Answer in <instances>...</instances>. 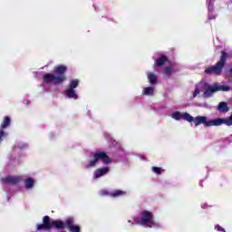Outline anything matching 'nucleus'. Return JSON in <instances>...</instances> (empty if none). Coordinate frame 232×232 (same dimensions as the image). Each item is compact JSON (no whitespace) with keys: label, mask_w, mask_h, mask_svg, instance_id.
<instances>
[{"label":"nucleus","mask_w":232,"mask_h":232,"mask_svg":"<svg viewBox=\"0 0 232 232\" xmlns=\"http://www.w3.org/2000/svg\"><path fill=\"white\" fill-rule=\"evenodd\" d=\"M192 122H194L195 126H200V124H204L206 128H210L211 126H232V112L230 116L227 118H218L214 120H210L208 121V117L206 116H197L193 118Z\"/></svg>","instance_id":"1"},{"label":"nucleus","mask_w":232,"mask_h":232,"mask_svg":"<svg viewBox=\"0 0 232 232\" xmlns=\"http://www.w3.org/2000/svg\"><path fill=\"white\" fill-rule=\"evenodd\" d=\"M229 58V53H226V51H221V56L219 61L216 63V64L209 66L204 72L207 75H221L224 67L226 66V63Z\"/></svg>","instance_id":"2"},{"label":"nucleus","mask_w":232,"mask_h":232,"mask_svg":"<svg viewBox=\"0 0 232 232\" xmlns=\"http://www.w3.org/2000/svg\"><path fill=\"white\" fill-rule=\"evenodd\" d=\"M231 87L228 85H220L218 83H214L213 85L205 84L203 86V97L205 99H209V97H213V93H217V92H229Z\"/></svg>","instance_id":"3"},{"label":"nucleus","mask_w":232,"mask_h":232,"mask_svg":"<svg viewBox=\"0 0 232 232\" xmlns=\"http://www.w3.org/2000/svg\"><path fill=\"white\" fill-rule=\"evenodd\" d=\"M92 158L93 159L91 160L90 162L85 165L86 169H90V168H95L99 160H102V162L106 166L108 164H111V158H110V156H108V154H106L105 151L95 152L92 154Z\"/></svg>","instance_id":"4"},{"label":"nucleus","mask_w":232,"mask_h":232,"mask_svg":"<svg viewBox=\"0 0 232 232\" xmlns=\"http://www.w3.org/2000/svg\"><path fill=\"white\" fill-rule=\"evenodd\" d=\"M136 222L140 226H147V227H155L159 226V224L153 221V213L148 210H143L140 212V218Z\"/></svg>","instance_id":"5"},{"label":"nucleus","mask_w":232,"mask_h":232,"mask_svg":"<svg viewBox=\"0 0 232 232\" xmlns=\"http://www.w3.org/2000/svg\"><path fill=\"white\" fill-rule=\"evenodd\" d=\"M57 86L59 84V67L55 68L54 73L47 72L43 76V84L42 86Z\"/></svg>","instance_id":"6"},{"label":"nucleus","mask_w":232,"mask_h":232,"mask_svg":"<svg viewBox=\"0 0 232 232\" xmlns=\"http://www.w3.org/2000/svg\"><path fill=\"white\" fill-rule=\"evenodd\" d=\"M52 227L59 229V221L50 218L48 216H44L43 218V224L37 225L38 231H50Z\"/></svg>","instance_id":"7"},{"label":"nucleus","mask_w":232,"mask_h":232,"mask_svg":"<svg viewBox=\"0 0 232 232\" xmlns=\"http://www.w3.org/2000/svg\"><path fill=\"white\" fill-rule=\"evenodd\" d=\"M10 124H12V119H10L9 116L4 117V120L1 123V128H0V142L6 137V132L3 130H6V128H9Z\"/></svg>","instance_id":"8"},{"label":"nucleus","mask_w":232,"mask_h":232,"mask_svg":"<svg viewBox=\"0 0 232 232\" xmlns=\"http://www.w3.org/2000/svg\"><path fill=\"white\" fill-rule=\"evenodd\" d=\"M172 119H174L175 121H180V119H183V121H187V122H191L193 121V116H191V114L185 112V113H181L180 111H174L171 114Z\"/></svg>","instance_id":"9"},{"label":"nucleus","mask_w":232,"mask_h":232,"mask_svg":"<svg viewBox=\"0 0 232 232\" xmlns=\"http://www.w3.org/2000/svg\"><path fill=\"white\" fill-rule=\"evenodd\" d=\"M101 197H112L113 198H116V197H122V195H126V192L122 190H114L113 192L110 193L108 190L103 189L100 191Z\"/></svg>","instance_id":"10"},{"label":"nucleus","mask_w":232,"mask_h":232,"mask_svg":"<svg viewBox=\"0 0 232 232\" xmlns=\"http://www.w3.org/2000/svg\"><path fill=\"white\" fill-rule=\"evenodd\" d=\"M2 182H3V184L15 185V184H19V182H21V178L15 177V176H7V177L2 179Z\"/></svg>","instance_id":"11"},{"label":"nucleus","mask_w":232,"mask_h":232,"mask_svg":"<svg viewBox=\"0 0 232 232\" xmlns=\"http://www.w3.org/2000/svg\"><path fill=\"white\" fill-rule=\"evenodd\" d=\"M75 225H73V219L72 218H68L65 222L59 221V229H72Z\"/></svg>","instance_id":"12"},{"label":"nucleus","mask_w":232,"mask_h":232,"mask_svg":"<svg viewBox=\"0 0 232 232\" xmlns=\"http://www.w3.org/2000/svg\"><path fill=\"white\" fill-rule=\"evenodd\" d=\"M108 173H110V168L108 167L97 169L94 171L93 179H101V177H104V175H108Z\"/></svg>","instance_id":"13"},{"label":"nucleus","mask_w":232,"mask_h":232,"mask_svg":"<svg viewBox=\"0 0 232 232\" xmlns=\"http://www.w3.org/2000/svg\"><path fill=\"white\" fill-rule=\"evenodd\" d=\"M35 182H36L35 179L32 177H27L24 179V186L25 189H34L35 186Z\"/></svg>","instance_id":"14"},{"label":"nucleus","mask_w":232,"mask_h":232,"mask_svg":"<svg viewBox=\"0 0 232 232\" xmlns=\"http://www.w3.org/2000/svg\"><path fill=\"white\" fill-rule=\"evenodd\" d=\"M166 63H168V56H166V54H160L159 58L155 60L154 66L161 68Z\"/></svg>","instance_id":"15"},{"label":"nucleus","mask_w":232,"mask_h":232,"mask_svg":"<svg viewBox=\"0 0 232 232\" xmlns=\"http://www.w3.org/2000/svg\"><path fill=\"white\" fill-rule=\"evenodd\" d=\"M66 70H68V68L65 65H59V83L61 84V82H64V81H66V75H64V73H66Z\"/></svg>","instance_id":"16"},{"label":"nucleus","mask_w":232,"mask_h":232,"mask_svg":"<svg viewBox=\"0 0 232 232\" xmlns=\"http://www.w3.org/2000/svg\"><path fill=\"white\" fill-rule=\"evenodd\" d=\"M218 110L220 113H227L229 111V106H227V102H221L218 105Z\"/></svg>","instance_id":"17"},{"label":"nucleus","mask_w":232,"mask_h":232,"mask_svg":"<svg viewBox=\"0 0 232 232\" xmlns=\"http://www.w3.org/2000/svg\"><path fill=\"white\" fill-rule=\"evenodd\" d=\"M65 94L69 99H74L77 100L79 96L77 95V92H75V89H67L65 91Z\"/></svg>","instance_id":"18"},{"label":"nucleus","mask_w":232,"mask_h":232,"mask_svg":"<svg viewBox=\"0 0 232 232\" xmlns=\"http://www.w3.org/2000/svg\"><path fill=\"white\" fill-rule=\"evenodd\" d=\"M215 1L216 0H207L208 14H213L215 11Z\"/></svg>","instance_id":"19"},{"label":"nucleus","mask_w":232,"mask_h":232,"mask_svg":"<svg viewBox=\"0 0 232 232\" xmlns=\"http://www.w3.org/2000/svg\"><path fill=\"white\" fill-rule=\"evenodd\" d=\"M143 95H149V96H151L153 95V93H155V89H153V87L150 86V87H145L143 89V92H142Z\"/></svg>","instance_id":"20"},{"label":"nucleus","mask_w":232,"mask_h":232,"mask_svg":"<svg viewBox=\"0 0 232 232\" xmlns=\"http://www.w3.org/2000/svg\"><path fill=\"white\" fill-rule=\"evenodd\" d=\"M148 80H149V82L152 85H155L157 84V75H155V73L153 72H150L149 75H148Z\"/></svg>","instance_id":"21"},{"label":"nucleus","mask_w":232,"mask_h":232,"mask_svg":"<svg viewBox=\"0 0 232 232\" xmlns=\"http://www.w3.org/2000/svg\"><path fill=\"white\" fill-rule=\"evenodd\" d=\"M26 148H28V143H24L23 141L17 142L14 146V150H26Z\"/></svg>","instance_id":"22"},{"label":"nucleus","mask_w":232,"mask_h":232,"mask_svg":"<svg viewBox=\"0 0 232 232\" xmlns=\"http://www.w3.org/2000/svg\"><path fill=\"white\" fill-rule=\"evenodd\" d=\"M79 86V80H72L69 83V89L75 90Z\"/></svg>","instance_id":"23"},{"label":"nucleus","mask_w":232,"mask_h":232,"mask_svg":"<svg viewBox=\"0 0 232 232\" xmlns=\"http://www.w3.org/2000/svg\"><path fill=\"white\" fill-rule=\"evenodd\" d=\"M153 173H156V175H161L164 173V169L160 167H152Z\"/></svg>","instance_id":"24"},{"label":"nucleus","mask_w":232,"mask_h":232,"mask_svg":"<svg viewBox=\"0 0 232 232\" xmlns=\"http://www.w3.org/2000/svg\"><path fill=\"white\" fill-rule=\"evenodd\" d=\"M164 73L165 75H168V77H171V73H173V68L167 66L164 68Z\"/></svg>","instance_id":"25"},{"label":"nucleus","mask_w":232,"mask_h":232,"mask_svg":"<svg viewBox=\"0 0 232 232\" xmlns=\"http://www.w3.org/2000/svg\"><path fill=\"white\" fill-rule=\"evenodd\" d=\"M69 231L71 232H81V227L78 225H74Z\"/></svg>","instance_id":"26"},{"label":"nucleus","mask_w":232,"mask_h":232,"mask_svg":"<svg viewBox=\"0 0 232 232\" xmlns=\"http://www.w3.org/2000/svg\"><path fill=\"white\" fill-rule=\"evenodd\" d=\"M215 229L220 232H226V229H224L220 225H216Z\"/></svg>","instance_id":"27"},{"label":"nucleus","mask_w":232,"mask_h":232,"mask_svg":"<svg viewBox=\"0 0 232 232\" xmlns=\"http://www.w3.org/2000/svg\"><path fill=\"white\" fill-rule=\"evenodd\" d=\"M198 93H200V90H198V88H196L193 93V97H197Z\"/></svg>","instance_id":"28"},{"label":"nucleus","mask_w":232,"mask_h":232,"mask_svg":"<svg viewBox=\"0 0 232 232\" xmlns=\"http://www.w3.org/2000/svg\"><path fill=\"white\" fill-rule=\"evenodd\" d=\"M49 137H50V139H53V133L51 132V133L49 134Z\"/></svg>","instance_id":"29"},{"label":"nucleus","mask_w":232,"mask_h":232,"mask_svg":"<svg viewBox=\"0 0 232 232\" xmlns=\"http://www.w3.org/2000/svg\"><path fill=\"white\" fill-rule=\"evenodd\" d=\"M208 19H210V20H211V19H215V17H211V16H209V17H208Z\"/></svg>","instance_id":"30"}]
</instances>
